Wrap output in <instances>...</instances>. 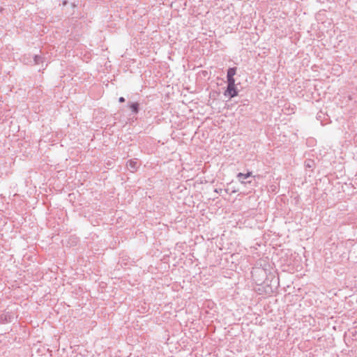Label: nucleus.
Returning <instances> with one entry per match:
<instances>
[{
    "label": "nucleus",
    "mask_w": 357,
    "mask_h": 357,
    "mask_svg": "<svg viewBox=\"0 0 357 357\" xmlns=\"http://www.w3.org/2000/svg\"><path fill=\"white\" fill-rule=\"evenodd\" d=\"M238 95V91L235 85H227V89L224 93V96L229 98H234Z\"/></svg>",
    "instance_id": "obj_1"
},
{
    "label": "nucleus",
    "mask_w": 357,
    "mask_h": 357,
    "mask_svg": "<svg viewBox=\"0 0 357 357\" xmlns=\"http://www.w3.org/2000/svg\"><path fill=\"white\" fill-rule=\"evenodd\" d=\"M252 176V172H248V173L246 174H243V173H238L236 176L238 180L241 183H250L251 181H245V179L248 178L249 177H250Z\"/></svg>",
    "instance_id": "obj_2"
},
{
    "label": "nucleus",
    "mask_w": 357,
    "mask_h": 357,
    "mask_svg": "<svg viewBox=\"0 0 357 357\" xmlns=\"http://www.w3.org/2000/svg\"><path fill=\"white\" fill-rule=\"evenodd\" d=\"M127 167L130 172H134L139 167V162L137 160H129Z\"/></svg>",
    "instance_id": "obj_3"
},
{
    "label": "nucleus",
    "mask_w": 357,
    "mask_h": 357,
    "mask_svg": "<svg viewBox=\"0 0 357 357\" xmlns=\"http://www.w3.org/2000/svg\"><path fill=\"white\" fill-rule=\"evenodd\" d=\"M128 107L134 114H137L139 110V105L137 102H129Z\"/></svg>",
    "instance_id": "obj_4"
},
{
    "label": "nucleus",
    "mask_w": 357,
    "mask_h": 357,
    "mask_svg": "<svg viewBox=\"0 0 357 357\" xmlns=\"http://www.w3.org/2000/svg\"><path fill=\"white\" fill-rule=\"evenodd\" d=\"M236 73V68H229L227 70V77H234Z\"/></svg>",
    "instance_id": "obj_5"
},
{
    "label": "nucleus",
    "mask_w": 357,
    "mask_h": 357,
    "mask_svg": "<svg viewBox=\"0 0 357 357\" xmlns=\"http://www.w3.org/2000/svg\"><path fill=\"white\" fill-rule=\"evenodd\" d=\"M43 57L39 55H35L33 57V61L35 64H40V63H43Z\"/></svg>",
    "instance_id": "obj_6"
},
{
    "label": "nucleus",
    "mask_w": 357,
    "mask_h": 357,
    "mask_svg": "<svg viewBox=\"0 0 357 357\" xmlns=\"http://www.w3.org/2000/svg\"><path fill=\"white\" fill-rule=\"evenodd\" d=\"M227 85H235V79L234 77H227Z\"/></svg>",
    "instance_id": "obj_7"
},
{
    "label": "nucleus",
    "mask_w": 357,
    "mask_h": 357,
    "mask_svg": "<svg viewBox=\"0 0 357 357\" xmlns=\"http://www.w3.org/2000/svg\"><path fill=\"white\" fill-rule=\"evenodd\" d=\"M222 191H223V190L221 188L215 190V192H216L217 193H220V194H221Z\"/></svg>",
    "instance_id": "obj_8"
},
{
    "label": "nucleus",
    "mask_w": 357,
    "mask_h": 357,
    "mask_svg": "<svg viewBox=\"0 0 357 357\" xmlns=\"http://www.w3.org/2000/svg\"><path fill=\"white\" fill-rule=\"evenodd\" d=\"M119 101L120 102H125V98L123 97H120L119 99Z\"/></svg>",
    "instance_id": "obj_9"
},
{
    "label": "nucleus",
    "mask_w": 357,
    "mask_h": 357,
    "mask_svg": "<svg viewBox=\"0 0 357 357\" xmlns=\"http://www.w3.org/2000/svg\"><path fill=\"white\" fill-rule=\"evenodd\" d=\"M66 4H67V1H64L63 2V6H66Z\"/></svg>",
    "instance_id": "obj_10"
},
{
    "label": "nucleus",
    "mask_w": 357,
    "mask_h": 357,
    "mask_svg": "<svg viewBox=\"0 0 357 357\" xmlns=\"http://www.w3.org/2000/svg\"><path fill=\"white\" fill-rule=\"evenodd\" d=\"M0 319H1V320L3 319V314H2V315H1Z\"/></svg>",
    "instance_id": "obj_11"
}]
</instances>
